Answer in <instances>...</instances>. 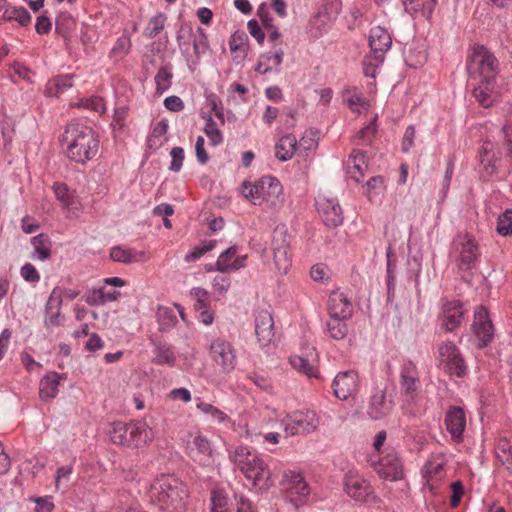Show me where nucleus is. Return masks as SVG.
<instances>
[{"mask_svg":"<svg viewBox=\"0 0 512 512\" xmlns=\"http://www.w3.org/2000/svg\"><path fill=\"white\" fill-rule=\"evenodd\" d=\"M149 497L162 512H185L187 509V487L170 474H162L153 481Z\"/></svg>","mask_w":512,"mask_h":512,"instance_id":"f257e3e1","label":"nucleus"},{"mask_svg":"<svg viewBox=\"0 0 512 512\" xmlns=\"http://www.w3.org/2000/svg\"><path fill=\"white\" fill-rule=\"evenodd\" d=\"M62 143L68 158L78 163L91 160L99 146L94 131L80 123H71L66 127Z\"/></svg>","mask_w":512,"mask_h":512,"instance_id":"f03ea898","label":"nucleus"},{"mask_svg":"<svg viewBox=\"0 0 512 512\" xmlns=\"http://www.w3.org/2000/svg\"><path fill=\"white\" fill-rule=\"evenodd\" d=\"M229 459L254 486H268L271 471L263 457L255 450L239 445L229 451Z\"/></svg>","mask_w":512,"mask_h":512,"instance_id":"7ed1b4c3","label":"nucleus"},{"mask_svg":"<svg viewBox=\"0 0 512 512\" xmlns=\"http://www.w3.org/2000/svg\"><path fill=\"white\" fill-rule=\"evenodd\" d=\"M108 434L113 444L133 447L146 445L154 438L153 430L143 421L131 424L114 422Z\"/></svg>","mask_w":512,"mask_h":512,"instance_id":"20e7f679","label":"nucleus"},{"mask_svg":"<svg viewBox=\"0 0 512 512\" xmlns=\"http://www.w3.org/2000/svg\"><path fill=\"white\" fill-rule=\"evenodd\" d=\"M243 196L254 205L266 203L270 207L278 206L283 202V188L278 179L272 176L262 177L255 183H244Z\"/></svg>","mask_w":512,"mask_h":512,"instance_id":"39448f33","label":"nucleus"},{"mask_svg":"<svg viewBox=\"0 0 512 512\" xmlns=\"http://www.w3.org/2000/svg\"><path fill=\"white\" fill-rule=\"evenodd\" d=\"M497 58L484 46H475L467 59L469 81L496 79Z\"/></svg>","mask_w":512,"mask_h":512,"instance_id":"423d86ee","label":"nucleus"},{"mask_svg":"<svg viewBox=\"0 0 512 512\" xmlns=\"http://www.w3.org/2000/svg\"><path fill=\"white\" fill-rule=\"evenodd\" d=\"M319 424L320 419L316 412L308 409L294 411L281 421L287 437L313 433Z\"/></svg>","mask_w":512,"mask_h":512,"instance_id":"0eeeda50","label":"nucleus"},{"mask_svg":"<svg viewBox=\"0 0 512 512\" xmlns=\"http://www.w3.org/2000/svg\"><path fill=\"white\" fill-rule=\"evenodd\" d=\"M209 356L221 373L229 374L236 367V350L233 344L224 338H215L211 341Z\"/></svg>","mask_w":512,"mask_h":512,"instance_id":"6e6552de","label":"nucleus"},{"mask_svg":"<svg viewBox=\"0 0 512 512\" xmlns=\"http://www.w3.org/2000/svg\"><path fill=\"white\" fill-rule=\"evenodd\" d=\"M185 452L192 461L200 466L208 467L214 462L211 443L199 432L189 433L186 436Z\"/></svg>","mask_w":512,"mask_h":512,"instance_id":"1a4fd4ad","label":"nucleus"},{"mask_svg":"<svg viewBox=\"0 0 512 512\" xmlns=\"http://www.w3.org/2000/svg\"><path fill=\"white\" fill-rule=\"evenodd\" d=\"M400 392L408 404L415 403L420 395L421 382L419 371L415 363L410 360L403 362L400 369Z\"/></svg>","mask_w":512,"mask_h":512,"instance_id":"9d476101","label":"nucleus"},{"mask_svg":"<svg viewBox=\"0 0 512 512\" xmlns=\"http://www.w3.org/2000/svg\"><path fill=\"white\" fill-rule=\"evenodd\" d=\"M457 253V266L462 271H467L475 267L478 253V246L475 240L469 235H458L453 242Z\"/></svg>","mask_w":512,"mask_h":512,"instance_id":"9b49d317","label":"nucleus"},{"mask_svg":"<svg viewBox=\"0 0 512 512\" xmlns=\"http://www.w3.org/2000/svg\"><path fill=\"white\" fill-rule=\"evenodd\" d=\"M439 362L444 371L457 377L464 376L466 365L459 349L452 342H447L439 348Z\"/></svg>","mask_w":512,"mask_h":512,"instance_id":"f8f14e48","label":"nucleus"},{"mask_svg":"<svg viewBox=\"0 0 512 512\" xmlns=\"http://www.w3.org/2000/svg\"><path fill=\"white\" fill-rule=\"evenodd\" d=\"M272 251L277 270L282 274H286L291 266V256L289 254L288 235L284 228L277 227L274 230Z\"/></svg>","mask_w":512,"mask_h":512,"instance_id":"ddd939ff","label":"nucleus"},{"mask_svg":"<svg viewBox=\"0 0 512 512\" xmlns=\"http://www.w3.org/2000/svg\"><path fill=\"white\" fill-rule=\"evenodd\" d=\"M344 490L356 501H366L372 495L370 483L355 470H349L344 477Z\"/></svg>","mask_w":512,"mask_h":512,"instance_id":"4468645a","label":"nucleus"},{"mask_svg":"<svg viewBox=\"0 0 512 512\" xmlns=\"http://www.w3.org/2000/svg\"><path fill=\"white\" fill-rule=\"evenodd\" d=\"M446 460L443 455L436 454L432 455L424 467L422 468V475L425 479V485L431 492H435L438 484L446 475L445 471Z\"/></svg>","mask_w":512,"mask_h":512,"instance_id":"2eb2a0df","label":"nucleus"},{"mask_svg":"<svg viewBox=\"0 0 512 512\" xmlns=\"http://www.w3.org/2000/svg\"><path fill=\"white\" fill-rule=\"evenodd\" d=\"M332 388L338 399H348L358 391V374L353 370L338 373L332 382Z\"/></svg>","mask_w":512,"mask_h":512,"instance_id":"dca6fc26","label":"nucleus"},{"mask_svg":"<svg viewBox=\"0 0 512 512\" xmlns=\"http://www.w3.org/2000/svg\"><path fill=\"white\" fill-rule=\"evenodd\" d=\"M377 474L387 480L396 481L402 478V463L394 450H390L374 464Z\"/></svg>","mask_w":512,"mask_h":512,"instance_id":"f3484780","label":"nucleus"},{"mask_svg":"<svg viewBox=\"0 0 512 512\" xmlns=\"http://www.w3.org/2000/svg\"><path fill=\"white\" fill-rule=\"evenodd\" d=\"M316 206L326 226L337 227L342 224V209L335 199L319 197Z\"/></svg>","mask_w":512,"mask_h":512,"instance_id":"a211bd4d","label":"nucleus"},{"mask_svg":"<svg viewBox=\"0 0 512 512\" xmlns=\"http://www.w3.org/2000/svg\"><path fill=\"white\" fill-rule=\"evenodd\" d=\"M473 331L480 342V346H486L493 338L494 329L484 307H479L474 314Z\"/></svg>","mask_w":512,"mask_h":512,"instance_id":"6ab92c4d","label":"nucleus"},{"mask_svg":"<svg viewBox=\"0 0 512 512\" xmlns=\"http://www.w3.org/2000/svg\"><path fill=\"white\" fill-rule=\"evenodd\" d=\"M255 334L261 346L269 345L274 337V321L267 310L259 311L255 317Z\"/></svg>","mask_w":512,"mask_h":512,"instance_id":"aec40b11","label":"nucleus"},{"mask_svg":"<svg viewBox=\"0 0 512 512\" xmlns=\"http://www.w3.org/2000/svg\"><path fill=\"white\" fill-rule=\"evenodd\" d=\"M464 317V309L459 301H447L442 307L441 320L446 331L459 327Z\"/></svg>","mask_w":512,"mask_h":512,"instance_id":"412c9836","label":"nucleus"},{"mask_svg":"<svg viewBox=\"0 0 512 512\" xmlns=\"http://www.w3.org/2000/svg\"><path fill=\"white\" fill-rule=\"evenodd\" d=\"M445 425L452 439L459 442L466 427L465 412L461 407H451L445 416Z\"/></svg>","mask_w":512,"mask_h":512,"instance_id":"4be33fe9","label":"nucleus"},{"mask_svg":"<svg viewBox=\"0 0 512 512\" xmlns=\"http://www.w3.org/2000/svg\"><path fill=\"white\" fill-rule=\"evenodd\" d=\"M328 312L331 318L348 319L352 315V304L344 293L336 291L329 296Z\"/></svg>","mask_w":512,"mask_h":512,"instance_id":"5701e85b","label":"nucleus"},{"mask_svg":"<svg viewBox=\"0 0 512 512\" xmlns=\"http://www.w3.org/2000/svg\"><path fill=\"white\" fill-rule=\"evenodd\" d=\"M495 80L489 79L486 80H478L471 81L473 87V96L477 100V102L487 108L490 107L496 100L497 95L495 92Z\"/></svg>","mask_w":512,"mask_h":512,"instance_id":"b1692460","label":"nucleus"},{"mask_svg":"<svg viewBox=\"0 0 512 512\" xmlns=\"http://www.w3.org/2000/svg\"><path fill=\"white\" fill-rule=\"evenodd\" d=\"M110 258L114 262L126 265L144 262L147 260L146 253L144 251L136 250L124 245L112 247L110 249Z\"/></svg>","mask_w":512,"mask_h":512,"instance_id":"393cba45","label":"nucleus"},{"mask_svg":"<svg viewBox=\"0 0 512 512\" xmlns=\"http://www.w3.org/2000/svg\"><path fill=\"white\" fill-rule=\"evenodd\" d=\"M246 255L238 256L236 247L232 246L220 254L216 266L220 272H230L245 266Z\"/></svg>","mask_w":512,"mask_h":512,"instance_id":"a878e982","label":"nucleus"},{"mask_svg":"<svg viewBox=\"0 0 512 512\" xmlns=\"http://www.w3.org/2000/svg\"><path fill=\"white\" fill-rule=\"evenodd\" d=\"M369 45L371 52L376 54H384L391 48L392 36L387 29L382 26L371 28L369 34Z\"/></svg>","mask_w":512,"mask_h":512,"instance_id":"bb28decb","label":"nucleus"},{"mask_svg":"<svg viewBox=\"0 0 512 512\" xmlns=\"http://www.w3.org/2000/svg\"><path fill=\"white\" fill-rule=\"evenodd\" d=\"M284 58L283 49L279 48L275 51L261 54L258 58L255 71L259 74H266L270 72H278L279 66L282 64Z\"/></svg>","mask_w":512,"mask_h":512,"instance_id":"cd10ccee","label":"nucleus"},{"mask_svg":"<svg viewBox=\"0 0 512 512\" xmlns=\"http://www.w3.org/2000/svg\"><path fill=\"white\" fill-rule=\"evenodd\" d=\"M367 168L366 155L359 150H354L346 162V169L350 178L359 183L364 177Z\"/></svg>","mask_w":512,"mask_h":512,"instance_id":"c85d7f7f","label":"nucleus"},{"mask_svg":"<svg viewBox=\"0 0 512 512\" xmlns=\"http://www.w3.org/2000/svg\"><path fill=\"white\" fill-rule=\"evenodd\" d=\"M284 480L290 497L295 495L302 499L310 494V488L300 473L294 471L285 472Z\"/></svg>","mask_w":512,"mask_h":512,"instance_id":"c756f323","label":"nucleus"},{"mask_svg":"<svg viewBox=\"0 0 512 512\" xmlns=\"http://www.w3.org/2000/svg\"><path fill=\"white\" fill-rule=\"evenodd\" d=\"M62 302V292L58 288H54L50 294L46 305V319L45 325L58 326L60 324V312L59 306Z\"/></svg>","mask_w":512,"mask_h":512,"instance_id":"7c9ffc66","label":"nucleus"},{"mask_svg":"<svg viewBox=\"0 0 512 512\" xmlns=\"http://www.w3.org/2000/svg\"><path fill=\"white\" fill-rule=\"evenodd\" d=\"M390 402L386 400L385 393L381 390L371 396L368 406V414L372 419H380L390 411Z\"/></svg>","mask_w":512,"mask_h":512,"instance_id":"2f4dec72","label":"nucleus"},{"mask_svg":"<svg viewBox=\"0 0 512 512\" xmlns=\"http://www.w3.org/2000/svg\"><path fill=\"white\" fill-rule=\"evenodd\" d=\"M34 248L32 258L39 261H46L51 257L52 242L48 235L39 234L31 239Z\"/></svg>","mask_w":512,"mask_h":512,"instance_id":"473e14b6","label":"nucleus"},{"mask_svg":"<svg viewBox=\"0 0 512 512\" xmlns=\"http://www.w3.org/2000/svg\"><path fill=\"white\" fill-rule=\"evenodd\" d=\"M60 384V375L58 373H50L43 377L39 384L40 397L44 400L53 399L58 394V386Z\"/></svg>","mask_w":512,"mask_h":512,"instance_id":"72a5a7b5","label":"nucleus"},{"mask_svg":"<svg viewBox=\"0 0 512 512\" xmlns=\"http://www.w3.org/2000/svg\"><path fill=\"white\" fill-rule=\"evenodd\" d=\"M289 362L295 370L305 374L309 378H318L319 371L315 365V359L294 355L290 357Z\"/></svg>","mask_w":512,"mask_h":512,"instance_id":"f704fd0d","label":"nucleus"},{"mask_svg":"<svg viewBox=\"0 0 512 512\" xmlns=\"http://www.w3.org/2000/svg\"><path fill=\"white\" fill-rule=\"evenodd\" d=\"M343 97L346 100L350 110L360 114L369 109L370 104L358 92L356 87H350L344 90Z\"/></svg>","mask_w":512,"mask_h":512,"instance_id":"c9c22d12","label":"nucleus"},{"mask_svg":"<svg viewBox=\"0 0 512 512\" xmlns=\"http://www.w3.org/2000/svg\"><path fill=\"white\" fill-rule=\"evenodd\" d=\"M72 76L60 75L49 80L45 86V95L48 97H56L64 93L67 89L71 88Z\"/></svg>","mask_w":512,"mask_h":512,"instance_id":"e433bc0d","label":"nucleus"},{"mask_svg":"<svg viewBox=\"0 0 512 512\" xmlns=\"http://www.w3.org/2000/svg\"><path fill=\"white\" fill-rule=\"evenodd\" d=\"M276 157L281 161L290 160L297 149L296 137L289 134L283 136L276 144Z\"/></svg>","mask_w":512,"mask_h":512,"instance_id":"4c0bfd02","label":"nucleus"},{"mask_svg":"<svg viewBox=\"0 0 512 512\" xmlns=\"http://www.w3.org/2000/svg\"><path fill=\"white\" fill-rule=\"evenodd\" d=\"M497 461L512 475V443L502 438L495 447Z\"/></svg>","mask_w":512,"mask_h":512,"instance_id":"58836bf2","label":"nucleus"},{"mask_svg":"<svg viewBox=\"0 0 512 512\" xmlns=\"http://www.w3.org/2000/svg\"><path fill=\"white\" fill-rule=\"evenodd\" d=\"M2 18L7 21H16L21 26H28L31 22L30 13L22 6H11L7 5L5 8Z\"/></svg>","mask_w":512,"mask_h":512,"instance_id":"ea45409f","label":"nucleus"},{"mask_svg":"<svg viewBox=\"0 0 512 512\" xmlns=\"http://www.w3.org/2000/svg\"><path fill=\"white\" fill-rule=\"evenodd\" d=\"M53 191L56 198L61 202L62 207L67 210H73L76 204L75 195L71 192L65 183L56 182L53 185Z\"/></svg>","mask_w":512,"mask_h":512,"instance_id":"a19ab883","label":"nucleus"},{"mask_svg":"<svg viewBox=\"0 0 512 512\" xmlns=\"http://www.w3.org/2000/svg\"><path fill=\"white\" fill-rule=\"evenodd\" d=\"M196 407L200 412L207 415L212 422L222 423L228 419V415L226 413L210 403L199 401Z\"/></svg>","mask_w":512,"mask_h":512,"instance_id":"79ce46f5","label":"nucleus"},{"mask_svg":"<svg viewBox=\"0 0 512 512\" xmlns=\"http://www.w3.org/2000/svg\"><path fill=\"white\" fill-rule=\"evenodd\" d=\"M131 39L128 35L119 37L112 47L109 57L118 61L123 59L130 51Z\"/></svg>","mask_w":512,"mask_h":512,"instance_id":"37998d69","label":"nucleus"},{"mask_svg":"<svg viewBox=\"0 0 512 512\" xmlns=\"http://www.w3.org/2000/svg\"><path fill=\"white\" fill-rule=\"evenodd\" d=\"M384 56L382 54H376L371 52L370 55H366L363 60V73L367 77L374 78L377 73V69L383 63Z\"/></svg>","mask_w":512,"mask_h":512,"instance_id":"c03bdc74","label":"nucleus"},{"mask_svg":"<svg viewBox=\"0 0 512 512\" xmlns=\"http://www.w3.org/2000/svg\"><path fill=\"white\" fill-rule=\"evenodd\" d=\"M344 318H331L327 322V330L333 339L341 340L347 335L348 329Z\"/></svg>","mask_w":512,"mask_h":512,"instance_id":"a18cd8bd","label":"nucleus"},{"mask_svg":"<svg viewBox=\"0 0 512 512\" xmlns=\"http://www.w3.org/2000/svg\"><path fill=\"white\" fill-rule=\"evenodd\" d=\"M154 362L160 365H174L175 356L170 346L158 345L154 350Z\"/></svg>","mask_w":512,"mask_h":512,"instance_id":"49530a36","label":"nucleus"},{"mask_svg":"<svg viewBox=\"0 0 512 512\" xmlns=\"http://www.w3.org/2000/svg\"><path fill=\"white\" fill-rule=\"evenodd\" d=\"M384 189V179L381 176L371 177L363 186V193L372 200L380 195Z\"/></svg>","mask_w":512,"mask_h":512,"instance_id":"de8ad7c7","label":"nucleus"},{"mask_svg":"<svg viewBox=\"0 0 512 512\" xmlns=\"http://www.w3.org/2000/svg\"><path fill=\"white\" fill-rule=\"evenodd\" d=\"M165 22L166 16L163 13H158L149 20L144 35L148 38H154L163 30Z\"/></svg>","mask_w":512,"mask_h":512,"instance_id":"09e8293b","label":"nucleus"},{"mask_svg":"<svg viewBox=\"0 0 512 512\" xmlns=\"http://www.w3.org/2000/svg\"><path fill=\"white\" fill-rule=\"evenodd\" d=\"M167 130L168 125L164 121L156 123L148 139L149 146H161L164 142V136L167 133Z\"/></svg>","mask_w":512,"mask_h":512,"instance_id":"8fccbe9b","label":"nucleus"},{"mask_svg":"<svg viewBox=\"0 0 512 512\" xmlns=\"http://www.w3.org/2000/svg\"><path fill=\"white\" fill-rule=\"evenodd\" d=\"M204 130L212 145L216 146L222 143V133L219 130L218 124L211 117L206 119V125Z\"/></svg>","mask_w":512,"mask_h":512,"instance_id":"3c124183","label":"nucleus"},{"mask_svg":"<svg viewBox=\"0 0 512 512\" xmlns=\"http://www.w3.org/2000/svg\"><path fill=\"white\" fill-rule=\"evenodd\" d=\"M77 107L92 110L98 113L105 112V104L103 99L98 96H91L89 98L81 99L77 104Z\"/></svg>","mask_w":512,"mask_h":512,"instance_id":"603ef678","label":"nucleus"},{"mask_svg":"<svg viewBox=\"0 0 512 512\" xmlns=\"http://www.w3.org/2000/svg\"><path fill=\"white\" fill-rule=\"evenodd\" d=\"M497 232L502 236L512 235V209L506 210L499 216Z\"/></svg>","mask_w":512,"mask_h":512,"instance_id":"864d4df0","label":"nucleus"},{"mask_svg":"<svg viewBox=\"0 0 512 512\" xmlns=\"http://www.w3.org/2000/svg\"><path fill=\"white\" fill-rule=\"evenodd\" d=\"M191 296L196 300L195 308L197 310L207 309L209 306V294L208 292L200 287L193 288L191 290Z\"/></svg>","mask_w":512,"mask_h":512,"instance_id":"5fc2aeb1","label":"nucleus"},{"mask_svg":"<svg viewBox=\"0 0 512 512\" xmlns=\"http://www.w3.org/2000/svg\"><path fill=\"white\" fill-rule=\"evenodd\" d=\"M171 79L172 74L167 69L161 68L155 76L157 90L160 92L166 91L171 85Z\"/></svg>","mask_w":512,"mask_h":512,"instance_id":"6e6d98bb","label":"nucleus"},{"mask_svg":"<svg viewBox=\"0 0 512 512\" xmlns=\"http://www.w3.org/2000/svg\"><path fill=\"white\" fill-rule=\"evenodd\" d=\"M29 500L36 504V512H52L54 510L52 496L30 497Z\"/></svg>","mask_w":512,"mask_h":512,"instance_id":"4d7b16f0","label":"nucleus"},{"mask_svg":"<svg viewBox=\"0 0 512 512\" xmlns=\"http://www.w3.org/2000/svg\"><path fill=\"white\" fill-rule=\"evenodd\" d=\"M502 132L504 134L503 147L506 155L512 157V118L506 120Z\"/></svg>","mask_w":512,"mask_h":512,"instance_id":"13d9d810","label":"nucleus"},{"mask_svg":"<svg viewBox=\"0 0 512 512\" xmlns=\"http://www.w3.org/2000/svg\"><path fill=\"white\" fill-rule=\"evenodd\" d=\"M213 248H214L213 241H210L209 243L204 244L203 246L195 247L190 253H188L185 256V261L188 263L195 262L196 260L201 258L206 252L212 250Z\"/></svg>","mask_w":512,"mask_h":512,"instance_id":"bf43d9fd","label":"nucleus"},{"mask_svg":"<svg viewBox=\"0 0 512 512\" xmlns=\"http://www.w3.org/2000/svg\"><path fill=\"white\" fill-rule=\"evenodd\" d=\"M212 286L214 292L222 296L228 291L230 287V278L223 274L217 275L213 279Z\"/></svg>","mask_w":512,"mask_h":512,"instance_id":"052dcab7","label":"nucleus"},{"mask_svg":"<svg viewBox=\"0 0 512 512\" xmlns=\"http://www.w3.org/2000/svg\"><path fill=\"white\" fill-rule=\"evenodd\" d=\"M20 274L23 279L30 283H37L40 280V274L37 269L30 263L22 266Z\"/></svg>","mask_w":512,"mask_h":512,"instance_id":"680f3d73","label":"nucleus"},{"mask_svg":"<svg viewBox=\"0 0 512 512\" xmlns=\"http://www.w3.org/2000/svg\"><path fill=\"white\" fill-rule=\"evenodd\" d=\"M172 161L170 165V170L174 172H178L183 164L184 160V150L181 147H174L170 152Z\"/></svg>","mask_w":512,"mask_h":512,"instance_id":"e2e57ef3","label":"nucleus"},{"mask_svg":"<svg viewBox=\"0 0 512 512\" xmlns=\"http://www.w3.org/2000/svg\"><path fill=\"white\" fill-rule=\"evenodd\" d=\"M192 36L191 28L185 29L182 27L177 35L178 45L183 53L188 52L189 50V42Z\"/></svg>","mask_w":512,"mask_h":512,"instance_id":"0e129e2a","label":"nucleus"},{"mask_svg":"<svg viewBox=\"0 0 512 512\" xmlns=\"http://www.w3.org/2000/svg\"><path fill=\"white\" fill-rule=\"evenodd\" d=\"M247 29L250 35L259 43L262 44L265 39V34L262 31L260 25L255 19L249 20L247 23Z\"/></svg>","mask_w":512,"mask_h":512,"instance_id":"69168bd1","label":"nucleus"},{"mask_svg":"<svg viewBox=\"0 0 512 512\" xmlns=\"http://www.w3.org/2000/svg\"><path fill=\"white\" fill-rule=\"evenodd\" d=\"M208 104L211 108V112L220 120L221 125L225 123L223 107L221 102L218 101L215 95H211L207 98Z\"/></svg>","mask_w":512,"mask_h":512,"instance_id":"338daca9","label":"nucleus"},{"mask_svg":"<svg viewBox=\"0 0 512 512\" xmlns=\"http://www.w3.org/2000/svg\"><path fill=\"white\" fill-rule=\"evenodd\" d=\"M452 496L450 499V505L455 508L459 505L462 496L464 495V488L460 481H456L451 484Z\"/></svg>","mask_w":512,"mask_h":512,"instance_id":"774afa93","label":"nucleus"}]
</instances>
